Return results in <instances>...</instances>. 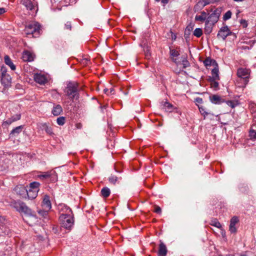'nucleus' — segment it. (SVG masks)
<instances>
[{
  "label": "nucleus",
  "instance_id": "1",
  "mask_svg": "<svg viewBox=\"0 0 256 256\" xmlns=\"http://www.w3.org/2000/svg\"><path fill=\"white\" fill-rule=\"evenodd\" d=\"M20 213L24 220L30 226L38 222L36 216L32 213V209H17Z\"/></svg>",
  "mask_w": 256,
  "mask_h": 256
},
{
  "label": "nucleus",
  "instance_id": "2",
  "mask_svg": "<svg viewBox=\"0 0 256 256\" xmlns=\"http://www.w3.org/2000/svg\"><path fill=\"white\" fill-rule=\"evenodd\" d=\"M62 226L68 230H70L74 225V215L72 209H69V212L66 214H62L60 216Z\"/></svg>",
  "mask_w": 256,
  "mask_h": 256
},
{
  "label": "nucleus",
  "instance_id": "3",
  "mask_svg": "<svg viewBox=\"0 0 256 256\" xmlns=\"http://www.w3.org/2000/svg\"><path fill=\"white\" fill-rule=\"evenodd\" d=\"M40 26L38 22H32L27 24L24 30L26 35H32V37L37 38L40 35Z\"/></svg>",
  "mask_w": 256,
  "mask_h": 256
},
{
  "label": "nucleus",
  "instance_id": "4",
  "mask_svg": "<svg viewBox=\"0 0 256 256\" xmlns=\"http://www.w3.org/2000/svg\"><path fill=\"white\" fill-rule=\"evenodd\" d=\"M64 92L70 100H77L79 97L78 86L76 84H70L66 88Z\"/></svg>",
  "mask_w": 256,
  "mask_h": 256
},
{
  "label": "nucleus",
  "instance_id": "5",
  "mask_svg": "<svg viewBox=\"0 0 256 256\" xmlns=\"http://www.w3.org/2000/svg\"><path fill=\"white\" fill-rule=\"evenodd\" d=\"M210 12L212 14H209L206 21L211 22L215 24L219 20V18L222 12V8H215L214 6H212Z\"/></svg>",
  "mask_w": 256,
  "mask_h": 256
},
{
  "label": "nucleus",
  "instance_id": "6",
  "mask_svg": "<svg viewBox=\"0 0 256 256\" xmlns=\"http://www.w3.org/2000/svg\"><path fill=\"white\" fill-rule=\"evenodd\" d=\"M20 2L23 5L27 10L30 11V14L36 12L38 10L36 2L34 0H20Z\"/></svg>",
  "mask_w": 256,
  "mask_h": 256
},
{
  "label": "nucleus",
  "instance_id": "7",
  "mask_svg": "<svg viewBox=\"0 0 256 256\" xmlns=\"http://www.w3.org/2000/svg\"><path fill=\"white\" fill-rule=\"evenodd\" d=\"M249 74L248 70L246 68H240L237 71L238 76L243 80L244 85H246L248 82Z\"/></svg>",
  "mask_w": 256,
  "mask_h": 256
},
{
  "label": "nucleus",
  "instance_id": "8",
  "mask_svg": "<svg viewBox=\"0 0 256 256\" xmlns=\"http://www.w3.org/2000/svg\"><path fill=\"white\" fill-rule=\"evenodd\" d=\"M231 34L232 32L230 30L227 26H226L220 28L218 33L217 38L218 39L222 38V40H225L226 38L228 36L231 35Z\"/></svg>",
  "mask_w": 256,
  "mask_h": 256
},
{
  "label": "nucleus",
  "instance_id": "9",
  "mask_svg": "<svg viewBox=\"0 0 256 256\" xmlns=\"http://www.w3.org/2000/svg\"><path fill=\"white\" fill-rule=\"evenodd\" d=\"M239 222V218L236 216H234L230 220V224L229 226V230L232 234H236L237 232V228L236 224Z\"/></svg>",
  "mask_w": 256,
  "mask_h": 256
},
{
  "label": "nucleus",
  "instance_id": "10",
  "mask_svg": "<svg viewBox=\"0 0 256 256\" xmlns=\"http://www.w3.org/2000/svg\"><path fill=\"white\" fill-rule=\"evenodd\" d=\"M39 186L40 183L36 182H31L30 184L28 189H32L34 190V192H32V194H30L32 198H36L37 196Z\"/></svg>",
  "mask_w": 256,
  "mask_h": 256
},
{
  "label": "nucleus",
  "instance_id": "11",
  "mask_svg": "<svg viewBox=\"0 0 256 256\" xmlns=\"http://www.w3.org/2000/svg\"><path fill=\"white\" fill-rule=\"evenodd\" d=\"M27 190L26 187L22 185L17 186L14 188V190L16 194L24 198H26V194H28Z\"/></svg>",
  "mask_w": 256,
  "mask_h": 256
},
{
  "label": "nucleus",
  "instance_id": "12",
  "mask_svg": "<svg viewBox=\"0 0 256 256\" xmlns=\"http://www.w3.org/2000/svg\"><path fill=\"white\" fill-rule=\"evenodd\" d=\"M158 252V256H166L168 250L166 244L160 240Z\"/></svg>",
  "mask_w": 256,
  "mask_h": 256
},
{
  "label": "nucleus",
  "instance_id": "13",
  "mask_svg": "<svg viewBox=\"0 0 256 256\" xmlns=\"http://www.w3.org/2000/svg\"><path fill=\"white\" fill-rule=\"evenodd\" d=\"M11 250L10 246L2 244L0 248V256H10Z\"/></svg>",
  "mask_w": 256,
  "mask_h": 256
},
{
  "label": "nucleus",
  "instance_id": "14",
  "mask_svg": "<svg viewBox=\"0 0 256 256\" xmlns=\"http://www.w3.org/2000/svg\"><path fill=\"white\" fill-rule=\"evenodd\" d=\"M209 98L211 102L216 104H220L224 102V100L223 98L216 94L210 96Z\"/></svg>",
  "mask_w": 256,
  "mask_h": 256
},
{
  "label": "nucleus",
  "instance_id": "15",
  "mask_svg": "<svg viewBox=\"0 0 256 256\" xmlns=\"http://www.w3.org/2000/svg\"><path fill=\"white\" fill-rule=\"evenodd\" d=\"M160 107L162 110L169 112H172L174 110L173 105L168 102H162Z\"/></svg>",
  "mask_w": 256,
  "mask_h": 256
},
{
  "label": "nucleus",
  "instance_id": "16",
  "mask_svg": "<svg viewBox=\"0 0 256 256\" xmlns=\"http://www.w3.org/2000/svg\"><path fill=\"white\" fill-rule=\"evenodd\" d=\"M187 58L188 56L186 54L182 55L180 58V60H178V61L180 62H178V65L182 64L184 68H186L190 66V64Z\"/></svg>",
  "mask_w": 256,
  "mask_h": 256
},
{
  "label": "nucleus",
  "instance_id": "17",
  "mask_svg": "<svg viewBox=\"0 0 256 256\" xmlns=\"http://www.w3.org/2000/svg\"><path fill=\"white\" fill-rule=\"evenodd\" d=\"M180 55V52L174 50V49H171L170 48V58L173 62H174L175 64H176L178 66V62H180L178 61V60L180 58H176L178 56Z\"/></svg>",
  "mask_w": 256,
  "mask_h": 256
},
{
  "label": "nucleus",
  "instance_id": "18",
  "mask_svg": "<svg viewBox=\"0 0 256 256\" xmlns=\"http://www.w3.org/2000/svg\"><path fill=\"white\" fill-rule=\"evenodd\" d=\"M11 77L9 74L1 76V83L4 87H8L11 84Z\"/></svg>",
  "mask_w": 256,
  "mask_h": 256
},
{
  "label": "nucleus",
  "instance_id": "19",
  "mask_svg": "<svg viewBox=\"0 0 256 256\" xmlns=\"http://www.w3.org/2000/svg\"><path fill=\"white\" fill-rule=\"evenodd\" d=\"M35 82L40 84H44L46 82V79L44 76L36 74L34 76Z\"/></svg>",
  "mask_w": 256,
  "mask_h": 256
},
{
  "label": "nucleus",
  "instance_id": "20",
  "mask_svg": "<svg viewBox=\"0 0 256 256\" xmlns=\"http://www.w3.org/2000/svg\"><path fill=\"white\" fill-rule=\"evenodd\" d=\"M219 70L218 64L217 66H214V68L212 70V76H210L208 79L220 80Z\"/></svg>",
  "mask_w": 256,
  "mask_h": 256
},
{
  "label": "nucleus",
  "instance_id": "21",
  "mask_svg": "<svg viewBox=\"0 0 256 256\" xmlns=\"http://www.w3.org/2000/svg\"><path fill=\"white\" fill-rule=\"evenodd\" d=\"M22 58L23 60L25 62H31L34 60L32 54L28 51H25L24 52Z\"/></svg>",
  "mask_w": 256,
  "mask_h": 256
},
{
  "label": "nucleus",
  "instance_id": "22",
  "mask_svg": "<svg viewBox=\"0 0 256 256\" xmlns=\"http://www.w3.org/2000/svg\"><path fill=\"white\" fill-rule=\"evenodd\" d=\"M214 24L208 22L207 21H206L205 22V27L204 28V33L206 34H210L212 30L213 26Z\"/></svg>",
  "mask_w": 256,
  "mask_h": 256
},
{
  "label": "nucleus",
  "instance_id": "23",
  "mask_svg": "<svg viewBox=\"0 0 256 256\" xmlns=\"http://www.w3.org/2000/svg\"><path fill=\"white\" fill-rule=\"evenodd\" d=\"M204 64L206 66H213L214 67V66H217V62H216L210 58H207L205 59V60L204 61Z\"/></svg>",
  "mask_w": 256,
  "mask_h": 256
},
{
  "label": "nucleus",
  "instance_id": "24",
  "mask_svg": "<svg viewBox=\"0 0 256 256\" xmlns=\"http://www.w3.org/2000/svg\"><path fill=\"white\" fill-rule=\"evenodd\" d=\"M21 118V115L20 114H16L13 116H12L10 118H8L5 122L8 124H10L12 122H16L18 120H20Z\"/></svg>",
  "mask_w": 256,
  "mask_h": 256
},
{
  "label": "nucleus",
  "instance_id": "25",
  "mask_svg": "<svg viewBox=\"0 0 256 256\" xmlns=\"http://www.w3.org/2000/svg\"><path fill=\"white\" fill-rule=\"evenodd\" d=\"M62 111V106L60 104H57L54 106L52 112L54 116H58L60 114Z\"/></svg>",
  "mask_w": 256,
  "mask_h": 256
},
{
  "label": "nucleus",
  "instance_id": "26",
  "mask_svg": "<svg viewBox=\"0 0 256 256\" xmlns=\"http://www.w3.org/2000/svg\"><path fill=\"white\" fill-rule=\"evenodd\" d=\"M22 126H20L16 127L11 131L10 133V136H18L22 131Z\"/></svg>",
  "mask_w": 256,
  "mask_h": 256
},
{
  "label": "nucleus",
  "instance_id": "27",
  "mask_svg": "<svg viewBox=\"0 0 256 256\" xmlns=\"http://www.w3.org/2000/svg\"><path fill=\"white\" fill-rule=\"evenodd\" d=\"M4 62L12 70H16L15 65L12 62L11 59L10 58V57L8 56H4Z\"/></svg>",
  "mask_w": 256,
  "mask_h": 256
},
{
  "label": "nucleus",
  "instance_id": "28",
  "mask_svg": "<svg viewBox=\"0 0 256 256\" xmlns=\"http://www.w3.org/2000/svg\"><path fill=\"white\" fill-rule=\"evenodd\" d=\"M208 14L204 11L201 12V15H196L195 16V20L197 21L204 22L206 20V16Z\"/></svg>",
  "mask_w": 256,
  "mask_h": 256
},
{
  "label": "nucleus",
  "instance_id": "29",
  "mask_svg": "<svg viewBox=\"0 0 256 256\" xmlns=\"http://www.w3.org/2000/svg\"><path fill=\"white\" fill-rule=\"evenodd\" d=\"M42 204L48 208H52V204L50 200V196L48 195H45L44 197L42 200Z\"/></svg>",
  "mask_w": 256,
  "mask_h": 256
},
{
  "label": "nucleus",
  "instance_id": "30",
  "mask_svg": "<svg viewBox=\"0 0 256 256\" xmlns=\"http://www.w3.org/2000/svg\"><path fill=\"white\" fill-rule=\"evenodd\" d=\"M2 228L0 227V236H4L5 235L9 236L10 234V230L6 227H4L2 225Z\"/></svg>",
  "mask_w": 256,
  "mask_h": 256
},
{
  "label": "nucleus",
  "instance_id": "31",
  "mask_svg": "<svg viewBox=\"0 0 256 256\" xmlns=\"http://www.w3.org/2000/svg\"><path fill=\"white\" fill-rule=\"evenodd\" d=\"M205 6L202 2L199 0L194 6V12H197L202 10Z\"/></svg>",
  "mask_w": 256,
  "mask_h": 256
},
{
  "label": "nucleus",
  "instance_id": "32",
  "mask_svg": "<svg viewBox=\"0 0 256 256\" xmlns=\"http://www.w3.org/2000/svg\"><path fill=\"white\" fill-rule=\"evenodd\" d=\"M110 194V189L107 187L102 188L101 190V194L104 198H108Z\"/></svg>",
  "mask_w": 256,
  "mask_h": 256
},
{
  "label": "nucleus",
  "instance_id": "33",
  "mask_svg": "<svg viewBox=\"0 0 256 256\" xmlns=\"http://www.w3.org/2000/svg\"><path fill=\"white\" fill-rule=\"evenodd\" d=\"M42 126V129L44 130L48 134L50 135L53 134L52 128L46 124H43Z\"/></svg>",
  "mask_w": 256,
  "mask_h": 256
},
{
  "label": "nucleus",
  "instance_id": "34",
  "mask_svg": "<svg viewBox=\"0 0 256 256\" xmlns=\"http://www.w3.org/2000/svg\"><path fill=\"white\" fill-rule=\"evenodd\" d=\"M209 81L210 82L211 87L213 88L216 90L218 88V82L216 81L217 80L214 79H208Z\"/></svg>",
  "mask_w": 256,
  "mask_h": 256
},
{
  "label": "nucleus",
  "instance_id": "35",
  "mask_svg": "<svg viewBox=\"0 0 256 256\" xmlns=\"http://www.w3.org/2000/svg\"><path fill=\"white\" fill-rule=\"evenodd\" d=\"M144 50L146 58L148 60L150 59L151 56V54L150 52V49L148 46H144Z\"/></svg>",
  "mask_w": 256,
  "mask_h": 256
},
{
  "label": "nucleus",
  "instance_id": "36",
  "mask_svg": "<svg viewBox=\"0 0 256 256\" xmlns=\"http://www.w3.org/2000/svg\"><path fill=\"white\" fill-rule=\"evenodd\" d=\"M120 178H119L114 175H111L108 178V180L110 183L115 184Z\"/></svg>",
  "mask_w": 256,
  "mask_h": 256
},
{
  "label": "nucleus",
  "instance_id": "37",
  "mask_svg": "<svg viewBox=\"0 0 256 256\" xmlns=\"http://www.w3.org/2000/svg\"><path fill=\"white\" fill-rule=\"evenodd\" d=\"M202 34V30L200 28H196L194 32V35L197 38H200Z\"/></svg>",
  "mask_w": 256,
  "mask_h": 256
},
{
  "label": "nucleus",
  "instance_id": "38",
  "mask_svg": "<svg viewBox=\"0 0 256 256\" xmlns=\"http://www.w3.org/2000/svg\"><path fill=\"white\" fill-rule=\"evenodd\" d=\"M212 226H216L218 228H221L222 225L216 219H214V220H212L210 224Z\"/></svg>",
  "mask_w": 256,
  "mask_h": 256
},
{
  "label": "nucleus",
  "instance_id": "39",
  "mask_svg": "<svg viewBox=\"0 0 256 256\" xmlns=\"http://www.w3.org/2000/svg\"><path fill=\"white\" fill-rule=\"evenodd\" d=\"M48 210H46L44 209H40L38 211V214L42 216L43 218H46L48 214Z\"/></svg>",
  "mask_w": 256,
  "mask_h": 256
},
{
  "label": "nucleus",
  "instance_id": "40",
  "mask_svg": "<svg viewBox=\"0 0 256 256\" xmlns=\"http://www.w3.org/2000/svg\"><path fill=\"white\" fill-rule=\"evenodd\" d=\"M57 124L60 126H62L65 123V118L63 116L59 117L56 120Z\"/></svg>",
  "mask_w": 256,
  "mask_h": 256
},
{
  "label": "nucleus",
  "instance_id": "41",
  "mask_svg": "<svg viewBox=\"0 0 256 256\" xmlns=\"http://www.w3.org/2000/svg\"><path fill=\"white\" fill-rule=\"evenodd\" d=\"M7 223V220L5 216H0V227L2 228V225H3L4 227L5 224Z\"/></svg>",
  "mask_w": 256,
  "mask_h": 256
},
{
  "label": "nucleus",
  "instance_id": "42",
  "mask_svg": "<svg viewBox=\"0 0 256 256\" xmlns=\"http://www.w3.org/2000/svg\"><path fill=\"white\" fill-rule=\"evenodd\" d=\"M232 13L230 10L227 11L223 16V20H226L230 19L232 16Z\"/></svg>",
  "mask_w": 256,
  "mask_h": 256
},
{
  "label": "nucleus",
  "instance_id": "43",
  "mask_svg": "<svg viewBox=\"0 0 256 256\" xmlns=\"http://www.w3.org/2000/svg\"><path fill=\"white\" fill-rule=\"evenodd\" d=\"M64 29L68 30H72V24L70 22H67L64 24Z\"/></svg>",
  "mask_w": 256,
  "mask_h": 256
},
{
  "label": "nucleus",
  "instance_id": "44",
  "mask_svg": "<svg viewBox=\"0 0 256 256\" xmlns=\"http://www.w3.org/2000/svg\"><path fill=\"white\" fill-rule=\"evenodd\" d=\"M28 194H26V198L28 197V199H34L36 198H32L30 194H32V192H34V190L32 189H28L27 190Z\"/></svg>",
  "mask_w": 256,
  "mask_h": 256
},
{
  "label": "nucleus",
  "instance_id": "45",
  "mask_svg": "<svg viewBox=\"0 0 256 256\" xmlns=\"http://www.w3.org/2000/svg\"><path fill=\"white\" fill-rule=\"evenodd\" d=\"M59 230V226L56 225H52V232L56 234L58 232Z\"/></svg>",
  "mask_w": 256,
  "mask_h": 256
},
{
  "label": "nucleus",
  "instance_id": "46",
  "mask_svg": "<svg viewBox=\"0 0 256 256\" xmlns=\"http://www.w3.org/2000/svg\"><path fill=\"white\" fill-rule=\"evenodd\" d=\"M198 108L200 112V113L202 114H203L204 116L208 114V112H206L205 111L204 108L202 106H198Z\"/></svg>",
  "mask_w": 256,
  "mask_h": 256
},
{
  "label": "nucleus",
  "instance_id": "47",
  "mask_svg": "<svg viewBox=\"0 0 256 256\" xmlns=\"http://www.w3.org/2000/svg\"><path fill=\"white\" fill-rule=\"evenodd\" d=\"M194 102H196V105L198 106V104H201L202 103L203 100L202 98L198 97L194 98Z\"/></svg>",
  "mask_w": 256,
  "mask_h": 256
},
{
  "label": "nucleus",
  "instance_id": "48",
  "mask_svg": "<svg viewBox=\"0 0 256 256\" xmlns=\"http://www.w3.org/2000/svg\"><path fill=\"white\" fill-rule=\"evenodd\" d=\"M1 76L8 74L7 72V69L4 66H2L0 68Z\"/></svg>",
  "mask_w": 256,
  "mask_h": 256
},
{
  "label": "nucleus",
  "instance_id": "49",
  "mask_svg": "<svg viewBox=\"0 0 256 256\" xmlns=\"http://www.w3.org/2000/svg\"><path fill=\"white\" fill-rule=\"evenodd\" d=\"M226 103L228 106H230L232 108H234L236 106L234 102L232 100H228L226 102Z\"/></svg>",
  "mask_w": 256,
  "mask_h": 256
},
{
  "label": "nucleus",
  "instance_id": "50",
  "mask_svg": "<svg viewBox=\"0 0 256 256\" xmlns=\"http://www.w3.org/2000/svg\"><path fill=\"white\" fill-rule=\"evenodd\" d=\"M250 135L251 138H256V130H252L250 131Z\"/></svg>",
  "mask_w": 256,
  "mask_h": 256
},
{
  "label": "nucleus",
  "instance_id": "51",
  "mask_svg": "<svg viewBox=\"0 0 256 256\" xmlns=\"http://www.w3.org/2000/svg\"><path fill=\"white\" fill-rule=\"evenodd\" d=\"M204 6L210 4L212 2V0H200Z\"/></svg>",
  "mask_w": 256,
  "mask_h": 256
},
{
  "label": "nucleus",
  "instance_id": "52",
  "mask_svg": "<svg viewBox=\"0 0 256 256\" xmlns=\"http://www.w3.org/2000/svg\"><path fill=\"white\" fill-rule=\"evenodd\" d=\"M40 177L44 178H46L50 177V174L48 172H46L44 174L40 176Z\"/></svg>",
  "mask_w": 256,
  "mask_h": 256
},
{
  "label": "nucleus",
  "instance_id": "53",
  "mask_svg": "<svg viewBox=\"0 0 256 256\" xmlns=\"http://www.w3.org/2000/svg\"><path fill=\"white\" fill-rule=\"evenodd\" d=\"M154 212L157 214H160L162 213V209H154Z\"/></svg>",
  "mask_w": 256,
  "mask_h": 256
},
{
  "label": "nucleus",
  "instance_id": "54",
  "mask_svg": "<svg viewBox=\"0 0 256 256\" xmlns=\"http://www.w3.org/2000/svg\"><path fill=\"white\" fill-rule=\"evenodd\" d=\"M123 206L124 208H130L131 206L128 202H125L124 204V206Z\"/></svg>",
  "mask_w": 256,
  "mask_h": 256
},
{
  "label": "nucleus",
  "instance_id": "55",
  "mask_svg": "<svg viewBox=\"0 0 256 256\" xmlns=\"http://www.w3.org/2000/svg\"><path fill=\"white\" fill-rule=\"evenodd\" d=\"M6 12L5 9L3 8H0V15Z\"/></svg>",
  "mask_w": 256,
  "mask_h": 256
},
{
  "label": "nucleus",
  "instance_id": "56",
  "mask_svg": "<svg viewBox=\"0 0 256 256\" xmlns=\"http://www.w3.org/2000/svg\"><path fill=\"white\" fill-rule=\"evenodd\" d=\"M240 23L242 24H244V26H247L246 21L245 20H241Z\"/></svg>",
  "mask_w": 256,
  "mask_h": 256
},
{
  "label": "nucleus",
  "instance_id": "57",
  "mask_svg": "<svg viewBox=\"0 0 256 256\" xmlns=\"http://www.w3.org/2000/svg\"><path fill=\"white\" fill-rule=\"evenodd\" d=\"M108 94H114V88H110V92Z\"/></svg>",
  "mask_w": 256,
  "mask_h": 256
},
{
  "label": "nucleus",
  "instance_id": "58",
  "mask_svg": "<svg viewBox=\"0 0 256 256\" xmlns=\"http://www.w3.org/2000/svg\"><path fill=\"white\" fill-rule=\"evenodd\" d=\"M20 208H28V207L24 204H22L20 206Z\"/></svg>",
  "mask_w": 256,
  "mask_h": 256
},
{
  "label": "nucleus",
  "instance_id": "59",
  "mask_svg": "<svg viewBox=\"0 0 256 256\" xmlns=\"http://www.w3.org/2000/svg\"><path fill=\"white\" fill-rule=\"evenodd\" d=\"M168 0H162V2L164 4H168Z\"/></svg>",
  "mask_w": 256,
  "mask_h": 256
},
{
  "label": "nucleus",
  "instance_id": "60",
  "mask_svg": "<svg viewBox=\"0 0 256 256\" xmlns=\"http://www.w3.org/2000/svg\"><path fill=\"white\" fill-rule=\"evenodd\" d=\"M109 90L107 88H106L104 90V92L105 93H107L108 92Z\"/></svg>",
  "mask_w": 256,
  "mask_h": 256
},
{
  "label": "nucleus",
  "instance_id": "61",
  "mask_svg": "<svg viewBox=\"0 0 256 256\" xmlns=\"http://www.w3.org/2000/svg\"><path fill=\"white\" fill-rule=\"evenodd\" d=\"M154 208H160V206H156V205H154Z\"/></svg>",
  "mask_w": 256,
  "mask_h": 256
},
{
  "label": "nucleus",
  "instance_id": "62",
  "mask_svg": "<svg viewBox=\"0 0 256 256\" xmlns=\"http://www.w3.org/2000/svg\"><path fill=\"white\" fill-rule=\"evenodd\" d=\"M234 0L235 1V2H243L244 0Z\"/></svg>",
  "mask_w": 256,
  "mask_h": 256
},
{
  "label": "nucleus",
  "instance_id": "63",
  "mask_svg": "<svg viewBox=\"0 0 256 256\" xmlns=\"http://www.w3.org/2000/svg\"><path fill=\"white\" fill-rule=\"evenodd\" d=\"M188 30V31H190V28L187 27L186 28V30Z\"/></svg>",
  "mask_w": 256,
  "mask_h": 256
},
{
  "label": "nucleus",
  "instance_id": "64",
  "mask_svg": "<svg viewBox=\"0 0 256 256\" xmlns=\"http://www.w3.org/2000/svg\"><path fill=\"white\" fill-rule=\"evenodd\" d=\"M240 256H248L246 254H241Z\"/></svg>",
  "mask_w": 256,
  "mask_h": 256
}]
</instances>
